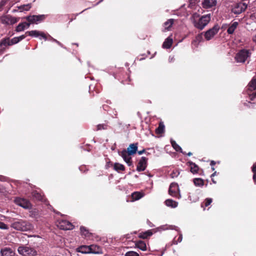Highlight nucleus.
Instances as JSON below:
<instances>
[{"instance_id": "37", "label": "nucleus", "mask_w": 256, "mask_h": 256, "mask_svg": "<svg viewBox=\"0 0 256 256\" xmlns=\"http://www.w3.org/2000/svg\"><path fill=\"white\" fill-rule=\"evenodd\" d=\"M194 183L196 186H201L204 185V180L200 178H196L194 179Z\"/></svg>"}, {"instance_id": "7", "label": "nucleus", "mask_w": 256, "mask_h": 256, "mask_svg": "<svg viewBox=\"0 0 256 256\" xmlns=\"http://www.w3.org/2000/svg\"><path fill=\"white\" fill-rule=\"evenodd\" d=\"M249 56V50H242L236 54L235 59L238 62H244Z\"/></svg>"}, {"instance_id": "53", "label": "nucleus", "mask_w": 256, "mask_h": 256, "mask_svg": "<svg viewBox=\"0 0 256 256\" xmlns=\"http://www.w3.org/2000/svg\"><path fill=\"white\" fill-rule=\"evenodd\" d=\"M216 164V163H215V162H214V161H213V160H212V161L210 162V165H211L212 166L214 165V164Z\"/></svg>"}, {"instance_id": "42", "label": "nucleus", "mask_w": 256, "mask_h": 256, "mask_svg": "<svg viewBox=\"0 0 256 256\" xmlns=\"http://www.w3.org/2000/svg\"><path fill=\"white\" fill-rule=\"evenodd\" d=\"M80 232L82 234L86 236H88V232L87 230L83 226L80 227Z\"/></svg>"}, {"instance_id": "19", "label": "nucleus", "mask_w": 256, "mask_h": 256, "mask_svg": "<svg viewBox=\"0 0 256 256\" xmlns=\"http://www.w3.org/2000/svg\"><path fill=\"white\" fill-rule=\"evenodd\" d=\"M1 256H14V252L10 248H4L0 250Z\"/></svg>"}, {"instance_id": "61", "label": "nucleus", "mask_w": 256, "mask_h": 256, "mask_svg": "<svg viewBox=\"0 0 256 256\" xmlns=\"http://www.w3.org/2000/svg\"><path fill=\"white\" fill-rule=\"evenodd\" d=\"M102 0H100V2H98V4L100 3V2H102Z\"/></svg>"}, {"instance_id": "47", "label": "nucleus", "mask_w": 256, "mask_h": 256, "mask_svg": "<svg viewBox=\"0 0 256 256\" xmlns=\"http://www.w3.org/2000/svg\"><path fill=\"white\" fill-rule=\"evenodd\" d=\"M182 234H180V236L177 240H176L175 239L174 240L173 244H178V242H182Z\"/></svg>"}, {"instance_id": "52", "label": "nucleus", "mask_w": 256, "mask_h": 256, "mask_svg": "<svg viewBox=\"0 0 256 256\" xmlns=\"http://www.w3.org/2000/svg\"><path fill=\"white\" fill-rule=\"evenodd\" d=\"M49 36V38H52V40L53 42H56V41H57V40H56V39L54 38H52V37L51 36Z\"/></svg>"}, {"instance_id": "55", "label": "nucleus", "mask_w": 256, "mask_h": 256, "mask_svg": "<svg viewBox=\"0 0 256 256\" xmlns=\"http://www.w3.org/2000/svg\"><path fill=\"white\" fill-rule=\"evenodd\" d=\"M216 175V172H214L212 175H211V177H212Z\"/></svg>"}, {"instance_id": "34", "label": "nucleus", "mask_w": 256, "mask_h": 256, "mask_svg": "<svg viewBox=\"0 0 256 256\" xmlns=\"http://www.w3.org/2000/svg\"><path fill=\"white\" fill-rule=\"evenodd\" d=\"M31 4H26L21 5L18 8L20 12H23L24 10H28L31 8Z\"/></svg>"}, {"instance_id": "26", "label": "nucleus", "mask_w": 256, "mask_h": 256, "mask_svg": "<svg viewBox=\"0 0 256 256\" xmlns=\"http://www.w3.org/2000/svg\"><path fill=\"white\" fill-rule=\"evenodd\" d=\"M136 245L138 248H140L142 250L144 251L146 250V244L142 240L138 241L136 242Z\"/></svg>"}, {"instance_id": "1", "label": "nucleus", "mask_w": 256, "mask_h": 256, "mask_svg": "<svg viewBox=\"0 0 256 256\" xmlns=\"http://www.w3.org/2000/svg\"><path fill=\"white\" fill-rule=\"evenodd\" d=\"M210 19V14H205L200 17L197 13H194L190 18L194 26L200 30H202L209 23Z\"/></svg>"}, {"instance_id": "60", "label": "nucleus", "mask_w": 256, "mask_h": 256, "mask_svg": "<svg viewBox=\"0 0 256 256\" xmlns=\"http://www.w3.org/2000/svg\"><path fill=\"white\" fill-rule=\"evenodd\" d=\"M102 0H100V2H98V4L100 3V2H102Z\"/></svg>"}, {"instance_id": "39", "label": "nucleus", "mask_w": 256, "mask_h": 256, "mask_svg": "<svg viewBox=\"0 0 256 256\" xmlns=\"http://www.w3.org/2000/svg\"><path fill=\"white\" fill-rule=\"evenodd\" d=\"M26 29L24 22L20 23L18 24L16 28V31L20 32Z\"/></svg>"}, {"instance_id": "8", "label": "nucleus", "mask_w": 256, "mask_h": 256, "mask_svg": "<svg viewBox=\"0 0 256 256\" xmlns=\"http://www.w3.org/2000/svg\"><path fill=\"white\" fill-rule=\"evenodd\" d=\"M19 18L12 16L10 15L4 16L0 18L2 24L6 25H12L19 20Z\"/></svg>"}, {"instance_id": "17", "label": "nucleus", "mask_w": 256, "mask_h": 256, "mask_svg": "<svg viewBox=\"0 0 256 256\" xmlns=\"http://www.w3.org/2000/svg\"><path fill=\"white\" fill-rule=\"evenodd\" d=\"M14 44L12 42V40L6 38L2 40L0 42V50H4L8 46Z\"/></svg>"}, {"instance_id": "62", "label": "nucleus", "mask_w": 256, "mask_h": 256, "mask_svg": "<svg viewBox=\"0 0 256 256\" xmlns=\"http://www.w3.org/2000/svg\"><path fill=\"white\" fill-rule=\"evenodd\" d=\"M102 0H100V2H98V4L100 3V2H102Z\"/></svg>"}, {"instance_id": "58", "label": "nucleus", "mask_w": 256, "mask_h": 256, "mask_svg": "<svg viewBox=\"0 0 256 256\" xmlns=\"http://www.w3.org/2000/svg\"><path fill=\"white\" fill-rule=\"evenodd\" d=\"M212 170H214V168L212 167Z\"/></svg>"}, {"instance_id": "28", "label": "nucleus", "mask_w": 256, "mask_h": 256, "mask_svg": "<svg viewBox=\"0 0 256 256\" xmlns=\"http://www.w3.org/2000/svg\"><path fill=\"white\" fill-rule=\"evenodd\" d=\"M203 40V33L202 32L197 35L195 38V40L193 42V44L197 45Z\"/></svg>"}, {"instance_id": "5", "label": "nucleus", "mask_w": 256, "mask_h": 256, "mask_svg": "<svg viewBox=\"0 0 256 256\" xmlns=\"http://www.w3.org/2000/svg\"><path fill=\"white\" fill-rule=\"evenodd\" d=\"M247 6V4L244 2H240L237 3L234 5L232 9V12L236 14H240L245 11Z\"/></svg>"}, {"instance_id": "35", "label": "nucleus", "mask_w": 256, "mask_h": 256, "mask_svg": "<svg viewBox=\"0 0 256 256\" xmlns=\"http://www.w3.org/2000/svg\"><path fill=\"white\" fill-rule=\"evenodd\" d=\"M142 196V194L140 192H134L132 194V198L134 200H138Z\"/></svg>"}, {"instance_id": "43", "label": "nucleus", "mask_w": 256, "mask_h": 256, "mask_svg": "<svg viewBox=\"0 0 256 256\" xmlns=\"http://www.w3.org/2000/svg\"><path fill=\"white\" fill-rule=\"evenodd\" d=\"M108 126L106 124H99L97 126V130H106Z\"/></svg>"}, {"instance_id": "3", "label": "nucleus", "mask_w": 256, "mask_h": 256, "mask_svg": "<svg viewBox=\"0 0 256 256\" xmlns=\"http://www.w3.org/2000/svg\"><path fill=\"white\" fill-rule=\"evenodd\" d=\"M247 93L250 100L256 98V78L252 79L249 83L247 88Z\"/></svg>"}, {"instance_id": "20", "label": "nucleus", "mask_w": 256, "mask_h": 256, "mask_svg": "<svg viewBox=\"0 0 256 256\" xmlns=\"http://www.w3.org/2000/svg\"><path fill=\"white\" fill-rule=\"evenodd\" d=\"M138 150V144H132L127 148L126 152H128L130 155H133L136 154Z\"/></svg>"}, {"instance_id": "24", "label": "nucleus", "mask_w": 256, "mask_h": 256, "mask_svg": "<svg viewBox=\"0 0 256 256\" xmlns=\"http://www.w3.org/2000/svg\"><path fill=\"white\" fill-rule=\"evenodd\" d=\"M166 205L172 208H175L177 207L178 203L171 199H168L164 202Z\"/></svg>"}, {"instance_id": "12", "label": "nucleus", "mask_w": 256, "mask_h": 256, "mask_svg": "<svg viewBox=\"0 0 256 256\" xmlns=\"http://www.w3.org/2000/svg\"><path fill=\"white\" fill-rule=\"evenodd\" d=\"M58 226L60 228L64 230H70L73 228V225L70 222L66 220L60 221Z\"/></svg>"}, {"instance_id": "36", "label": "nucleus", "mask_w": 256, "mask_h": 256, "mask_svg": "<svg viewBox=\"0 0 256 256\" xmlns=\"http://www.w3.org/2000/svg\"><path fill=\"white\" fill-rule=\"evenodd\" d=\"M190 171L193 174L197 173L198 170V167L194 163L190 162Z\"/></svg>"}, {"instance_id": "59", "label": "nucleus", "mask_w": 256, "mask_h": 256, "mask_svg": "<svg viewBox=\"0 0 256 256\" xmlns=\"http://www.w3.org/2000/svg\"><path fill=\"white\" fill-rule=\"evenodd\" d=\"M102 0H100V2H98V4L100 3V2H102Z\"/></svg>"}, {"instance_id": "18", "label": "nucleus", "mask_w": 256, "mask_h": 256, "mask_svg": "<svg viewBox=\"0 0 256 256\" xmlns=\"http://www.w3.org/2000/svg\"><path fill=\"white\" fill-rule=\"evenodd\" d=\"M14 44L12 42V40L6 38L2 40L0 42V50H4L8 46Z\"/></svg>"}, {"instance_id": "15", "label": "nucleus", "mask_w": 256, "mask_h": 256, "mask_svg": "<svg viewBox=\"0 0 256 256\" xmlns=\"http://www.w3.org/2000/svg\"><path fill=\"white\" fill-rule=\"evenodd\" d=\"M147 160L148 159L146 157H142L138 164L136 170L138 172L144 170L147 166Z\"/></svg>"}, {"instance_id": "23", "label": "nucleus", "mask_w": 256, "mask_h": 256, "mask_svg": "<svg viewBox=\"0 0 256 256\" xmlns=\"http://www.w3.org/2000/svg\"><path fill=\"white\" fill-rule=\"evenodd\" d=\"M238 24V22H232L228 27L227 32L228 34H232Z\"/></svg>"}, {"instance_id": "22", "label": "nucleus", "mask_w": 256, "mask_h": 256, "mask_svg": "<svg viewBox=\"0 0 256 256\" xmlns=\"http://www.w3.org/2000/svg\"><path fill=\"white\" fill-rule=\"evenodd\" d=\"M172 38L170 36H168L164 42L162 48H170L172 44Z\"/></svg>"}, {"instance_id": "46", "label": "nucleus", "mask_w": 256, "mask_h": 256, "mask_svg": "<svg viewBox=\"0 0 256 256\" xmlns=\"http://www.w3.org/2000/svg\"><path fill=\"white\" fill-rule=\"evenodd\" d=\"M0 229L1 230H8V226L4 223L0 222Z\"/></svg>"}, {"instance_id": "54", "label": "nucleus", "mask_w": 256, "mask_h": 256, "mask_svg": "<svg viewBox=\"0 0 256 256\" xmlns=\"http://www.w3.org/2000/svg\"><path fill=\"white\" fill-rule=\"evenodd\" d=\"M173 60H174V57H172V58L170 57V58H169L170 62H172Z\"/></svg>"}, {"instance_id": "14", "label": "nucleus", "mask_w": 256, "mask_h": 256, "mask_svg": "<svg viewBox=\"0 0 256 256\" xmlns=\"http://www.w3.org/2000/svg\"><path fill=\"white\" fill-rule=\"evenodd\" d=\"M119 154L122 158L124 162L128 164V166H130L132 165L131 158L132 155L129 154V153H128L126 150H122L119 153Z\"/></svg>"}, {"instance_id": "31", "label": "nucleus", "mask_w": 256, "mask_h": 256, "mask_svg": "<svg viewBox=\"0 0 256 256\" xmlns=\"http://www.w3.org/2000/svg\"><path fill=\"white\" fill-rule=\"evenodd\" d=\"M174 19H169L166 22L164 23V28L166 30H168L169 28L172 26L174 24Z\"/></svg>"}, {"instance_id": "6", "label": "nucleus", "mask_w": 256, "mask_h": 256, "mask_svg": "<svg viewBox=\"0 0 256 256\" xmlns=\"http://www.w3.org/2000/svg\"><path fill=\"white\" fill-rule=\"evenodd\" d=\"M220 27L218 25H215L212 28L209 29L204 32V36L206 40H210L212 39L214 36L218 32Z\"/></svg>"}, {"instance_id": "57", "label": "nucleus", "mask_w": 256, "mask_h": 256, "mask_svg": "<svg viewBox=\"0 0 256 256\" xmlns=\"http://www.w3.org/2000/svg\"><path fill=\"white\" fill-rule=\"evenodd\" d=\"M212 182L214 183V184H216V182L214 181L213 179H212Z\"/></svg>"}, {"instance_id": "11", "label": "nucleus", "mask_w": 256, "mask_h": 256, "mask_svg": "<svg viewBox=\"0 0 256 256\" xmlns=\"http://www.w3.org/2000/svg\"><path fill=\"white\" fill-rule=\"evenodd\" d=\"M45 16L44 15H33L26 17V20L32 24H37L39 22H41L44 20Z\"/></svg>"}, {"instance_id": "25", "label": "nucleus", "mask_w": 256, "mask_h": 256, "mask_svg": "<svg viewBox=\"0 0 256 256\" xmlns=\"http://www.w3.org/2000/svg\"><path fill=\"white\" fill-rule=\"evenodd\" d=\"M152 234L151 230H148L144 232H140L138 234V237L142 238H146Z\"/></svg>"}, {"instance_id": "38", "label": "nucleus", "mask_w": 256, "mask_h": 256, "mask_svg": "<svg viewBox=\"0 0 256 256\" xmlns=\"http://www.w3.org/2000/svg\"><path fill=\"white\" fill-rule=\"evenodd\" d=\"M212 200L211 198H206L204 203L202 204V207L204 208V210L206 207L208 206L212 202Z\"/></svg>"}, {"instance_id": "29", "label": "nucleus", "mask_w": 256, "mask_h": 256, "mask_svg": "<svg viewBox=\"0 0 256 256\" xmlns=\"http://www.w3.org/2000/svg\"><path fill=\"white\" fill-rule=\"evenodd\" d=\"M114 168L115 170L118 172H120V171H123L124 170L125 168L124 166L122 164L119 163H115L114 166Z\"/></svg>"}, {"instance_id": "51", "label": "nucleus", "mask_w": 256, "mask_h": 256, "mask_svg": "<svg viewBox=\"0 0 256 256\" xmlns=\"http://www.w3.org/2000/svg\"><path fill=\"white\" fill-rule=\"evenodd\" d=\"M144 152V150H140V151H138V154L140 155L142 154H143V152Z\"/></svg>"}, {"instance_id": "9", "label": "nucleus", "mask_w": 256, "mask_h": 256, "mask_svg": "<svg viewBox=\"0 0 256 256\" xmlns=\"http://www.w3.org/2000/svg\"><path fill=\"white\" fill-rule=\"evenodd\" d=\"M168 192L169 194L172 196L176 197L178 198H180L178 186L176 183H172L170 184Z\"/></svg>"}, {"instance_id": "45", "label": "nucleus", "mask_w": 256, "mask_h": 256, "mask_svg": "<svg viewBox=\"0 0 256 256\" xmlns=\"http://www.w3.org/2000/svg\"><path fill=\"white\" fill-rule=\"evenodd\" d=\"M32 194H33V196L34 197H35L38 200H42V196L40 195V194L38 192H34Z\"/></svg>"}, {"instance_id": "41", "label": "nucleus", "mask_w": 256, "mask_h": 256, "mask_svg": "<svg viewBox=\"0 0 256 256\" xmlns=\"http://www.w3.org/2000/svg\"><path fill=\"white\" fill-rule=\"evenodd\" d=\"M124 256H139V254L136 252L129 251L126 253Z\"/></svg>"}, {"instance_id": "33", "label": "nucleus", "mask_w": 256, "mask_h": 256, "mask_svg": "<svg viewBox=\"0 0 256 256\" xmlns=\"http://www.w3.org/2000/svg\"><path fill=\"white\" fill-rule=\"evenodd\" d=\"M164 131V125L162 122L159 124L158 127L156 129V132L158 134H161Z\"/></svg>"}, {"instance_id": "30", "label": "nucleus", "mask_w": 256, "mask_h": 256, "mask_svg": "<svg viewBox=\"0 0 256 256\" xmlns=\"http://www.w3.org/2000/svg\"><path fill=\"white\" fill-rule=\"evenodd\" d=\"M26 34H25L22 35L20 36L14 37V38H12V44H16L18 42H20V40H24L26 37Z\"/></svg>"}, {"instance_id": "48", "label": "nucleus", "mask_w": 256, "mask_h": 256, "mask_svg": "<svg viewBox=\"0 0 256 256\" xmlns=\"http://www.w3.org/2000/svg\"><path fill=\"white\" fill-rule=\"evenodd\" d=\"M8 1L6 0H2L0 2V11L2 9V8L6 4Z\"/></svg>"}, {"instance_id": "56", "label": "nucleus", "mask_w": 256, "mask_h": 256, "mask_svg": "<svg viewBox=\"0 0 256 256\" xmlns=\"http://www.w3.org/2000/svg\"><path fill=\"white\" fill-rule=\"evenodd\" d=\"M188 154V156H192V152H189L188 153V154Z\"/></svg>"}, {"instance_id": "49", "label": "nucleus", "mask_w": 256, "mask_h": 256, "mask_svg": "<svg viewBox=\"0 0 256 256\" xmlns=\"http://www.w3.org/2000/svg\"><path fill=\"white\" fill-rule=\"evenodd\" d=\"M24 26L26 27V28H28L30 27V24L32 23H30V22H24Z\"/></svg>"}, {"instance_id": "27", "label": "nucleus", "mask_w": 256, "mask_h": 256, "mask_svg": "<svg viewBox=\"0 0 256 256\" xmlns=\"http://www.w3.org/2000/svg\"><path fill=\"white\" fill-rule=\"evenodd\" d=\"M90 253L101 254L102 250L100 247L96 245H90Z\"/></svg>"}, {"instance_id": "50", "label": "nucleus", "mask_w": 256, "mask_h": 256, "mask_svg": "<svg viewBox=\"0 0 256 256\" xmlns=\"http://www.w3.org/2000/svg\"><path fill=\"white\" fill-rule=\"evenodd\" d=\"M56 43L58 44L61 47H64L63 46V45L58 41H56Z\"/></svg>"}, {"instance_id": "2", "label": "nucleus", "mask_w": 256, "mask_h": 256, "mask_svg": "<svg viewBox=\"0 0 256 256\" xmlns=\"http://www.w3.org/2000/svg\"><path fill=\"white\" fill-rule=\"evenodd\" d=\"M11 226L14 229L20 231H30L33 230L34 226L30 222L22 220L12 223Z\"/></svg>"}, {"instance_id": "16", "label": "nucleus", "mask_w": 256, "mask_h": 256, "mask_svg": "<svg viewBox=\"0 0 256 256\" xmlns=\"http://www.w3.org/2000/svg\"><path fill=\"white\" fill-rule=\"evenodd\" d=\"M217 2V0H203L202 4L204 8H210L216 6Z\"/></svg>"}, {"instance_id": "40", "label": "nucleus", "mask_w": 256, "mask_h": 256, "mask_svg": "<svg viewBox=\"0 0 256 256\" xmlns=\"http://www.w3.org/2000/svg\"><path fill=\"white\" fill-rule=\"evenodd\" d=\"M252 172H253V180L256 182V162L252 166Z\"/></svg>"}, {"instance_id": "21", "label": "nucleus", "mask_w": 256, "mask_h": 256, "mask_svg": "<svg viewBox=\"0 0 256 256\" xmlns=\"http://www.w3.org/2000/svg\"><path fill=\"white\" fill-rule=\"evenodd\" d=\"M76 251L82 254H90V246H80L77 248Z\"/></svg>"}, {"instance_id": "32", "label": "nucleus", "mask_w": 256, "mask_h": 256, "mask_svg": "<svg viewBox=\"0 0 256 256\" xmlns=\"http://www.w3.org/2000/svg\"><path fill=\"white\" fill-rule=\"evenodd\" d=\"M170 142L172 147L176 151L184 153L181 147L178 146L174 140H171Z\"/></svg>"}, {"instance_id": "10", "label": "nucleus", "mask_w": 256, "mask_h": 256, "mask_svg": "<svg viewBox=\"0 0 256 256\" xmlns=\"http://www.w3.org/2000/svg\"><path fill=\"white\" fill-rule=\"evenodd\" d=\"M14 202L16 204L26 209H29L32 206L30 202L24 198H17L14 200Z\"/></svg>"}, {"instance_id": "13", "label": "nucleus", "mask_w": 256, "mask_h": 256, "mask_svg": "<svg viewBox=\"0 0 256 256\" xmlns=\"http://www.w3.org/2000/svg\"><path fill=\"white\" fill-rule=\"evenodd\" d=\"M26 34H28V36L38 38L40 37V38H43L45 40H46V36L45 34L42 32L34 30L31 31H28L26 32Z\"/></svg>"}, {"instance_id": "44", "label": "nucleus", "mask_w": 256, "mask_h": 256, "mask_svg": "<svg viewBox=\"0 0 256 256\" xmlns=\"http://www.w3.org/2000/svg\"><path fill=\"white\" fill-rule=\"evenodd\" d=\"M180 174V172L178 170H174L170 174V176L172 178L177 177Z\"/></svg>"}, {"instance_id": "4", "label": "nucleus", "mask_w": 256, "mask_h": 256, "mask_svg": "<svg viewBox=\"0 0 256 256\" xmlns=\"http://www.w3.org/2000/svg\"><path fill=\"white\" fill-rule=\"evenodd\" d=\"M18 250L20 254L23 256H34L36 254V252L34 248L28 246H20Z\"/></svg>"}]
</instances>
